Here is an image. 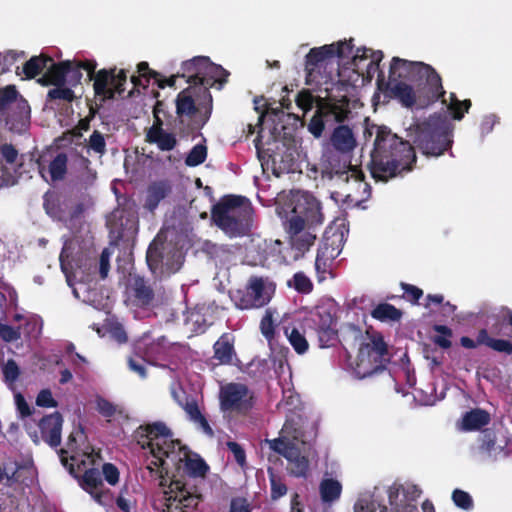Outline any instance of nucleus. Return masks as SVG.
Masks as SVG:
<instances>
[{
    "mask_svg": "<svg viewBox=\"0 0 512 512\" xmlns=\"http://www.w3.org/2000/svg\"><path fill=\"white\" fill-rule=\"evenodd\" d=\"M269 446L271 450L285 458V455H287L288 451H290V449L293 450L296 447V444L283 438H276L269 441Z\"/></svg>",
    "mask_w": 512,
    "mask_h": 512,
    "instance_id": "obj_63",
    "label": "nucleus"
},
{
    "mask_svg": "<svg viewBox=\"0 0 512 512\" xmlns=\"http://www.w3.org/2000/svg\"><path fill=\"white\" fill-rule=\"evenodd\" d=\"M62 425L63 417L57 411L44 416L39 421L42 439L52 448H57L61 444Z\"/></svg>",
    "mask_w": 512,
    "mask_h": 512,
    "instance_id": "obj_23",
    "label": "nucleus"
},
{
    "mask_svg": "<svg viewBox=\"0 0 512 512\" xmlns=\"http://www.w3.org/2000/svg\"><path fill=\"white\" fill-rule=\"evenodd\" d=\"M163 488L165 512H192L202 501V495L187 482L171 479Z\"/></svg>",
    "mask_w": 512,
    "mask_h": 512,
    "instance_id": "obj_10",
    "label": "nucleus"
},
{
    "mask_svg": "<svg viewBox=\"0 0 512 512\" xmlns=\"http://www.w3.org/2000/svg\"><path fill=\"white\" fill-rule=\"evenodd\" d=\"M313 322L316 332L321 329L336 326V319L327 309L318 310L313 317Z\"/></svg>",
    "mask_w": 512,
    "mask_h": 512,
    "instance_id": "obj_51",
    "label": "nucleus"
},
{
    "mask_svg": "<svg viewBox=\"0 0 512 512\" xmlns=\"http://www.w3.org/2000/svg\"><path fill=\"white\" fill-rule=\"evenodd\" d=\"M128 300L138 308L150 307L155 299V292L148 279L138 274H130L126 286Z\"/></svg>",
    "mask_w": 512,
    "mask_h": 512,
    "instance_id": "obj_16",
    "label": "nucleus"
},
{
    "mask_svg": "<svg viewBox=\"0 0 512 512\" xmlns=\"http://www.w3.org/2000/svg\"><path fill=\"white\" fill-rule=\"evenodd\" d=\"M49 62H52V57L48 55L40 54L39 56H33L23 65L22 73L26 79H34L42 73Z\"/></svg>",
    "mask_w": 512,
    "mask_h": 512,
    "instance_id": "obj_36",
    "label": "nucleus"
},
{
    "mask_svg": "<svg viewBox=\"0 0 512 512\" xmlns=\"http://www.w3.org/2000/svg\"><path fill=\"white\" fill-rule=\"evenodd\" d=\"M31 108L16 86L0 88V122L13 133L22 134L30 126Z\"/></svg>",
    "mask_w": 512,
    "mask_h": 512,
    "instance_id": "obj_6",
    "label": "nucleus"
},
{
    "mask_svg": "<svg viewBox=\"0 0 512 512\" xmlns=\"http://www.w3.org/2000/svg\"><path fill=\"white\" fill-rule=\"evenodd\" d=\"M452 500L458 508L466 511L472 510L474 507V502L471 495L461 489H455L452 492Z\"/></svg>",
    "mask_w": 512,
    "mask_h": 512,
    "instance_id": "obj_55",
    "label": "nucleus"
},
{
    "mask_svg": "<svg viewBox=\"0 0 512 512\" xmlns=\"http://www.w3.org/2000/svg\"><path fill=\"white\" fill-rule=\"evenodd\" d=\"M207 158V148L205 145H195L185 158V164L189 167H196L205 162Z\"/></svg>",
    "mask_w": 512,
    "mask_h": 512,
    "instance_id": "obj_49",
    "label": "nucleus"
},
{
    "mask_svg": "<svg viewBox=\"0 0 512 512\" xmlns=\"http://www.w3.org/2000/svg\"><path fill=\"white\" fill-rule=\"evenodd\" d=\"M86 439L84 428L79 425L78 427L74 428L73 431L70 433L67 439V449H60L59 450V457L61 460L62 465L69 471V473L74 477L78 478V474L75 469V463H77L78 470L81 469V466H85L86 460L78 459V442L84 441Z\"/></svg>",
    "mask_w": 512,
    "mask_h": 512,
    "instance_id": "obj_17",
    "label": "nucleus"
},
{
    "mask_svg": "<svg viewBox=\"0 0 512 512\" xmlns=\"http://www.w3.org/2000/svg\"><path fill=\"white\" fill-rule=\"evenodd\" d=\"M318 114L323 115V121L328 128L336 123H343L350 113L349 99L344 96L340 100L329 101L318 107Z\"/></svg>",
    "mask_w": 512,
    "mask_h": 512,
    "instance_id": "obj_22",
    "label": "nucleus"
},
{
    "mask_svg": "<svg viewBox=\"0 0 512 512\" xmlns=\"http://www.w3.org/2000/svg\"><path fill=\"white\" fill-rule=\"evenodd\" d=\"M207 64H209V58L205 56H197L191 60L184 61L181 66L182 73L180 76L186 78L189 86L194 85V82L200 78V75L206 73Z\"/></svg>",
    "mask_w": 512,
    "mask_h": 512,
    "instance_id": "obj_30",
    "label": "nucleus"
},
{
    "mask_svg": "<svg viewBox=\"0 0 512 512\" xmlns=\"http://www.w3.org/2000/svg\"><path fill=\"white\" fill-rule=\"evenodd\" d=\"M170 450L166 457L168 460L166 473H158L159 486L166 487L172 468L180 470L183 464L184 473L190 478L204 479L209 471L207 463L196 453L190 452L179 440L170 442Z\"/></svg>",
    "mask_w": 512,
    "mask_h": 512,
    "instance_id": "obj_7",
    "label": "nucleus"
},
{
    "mask_svg": "<svg viewBox=\"0 0 512 512\" xmlns=\"http://www.w3.org/2000/svg\"><path fill=\"white\" fill-rule=\"evenodd\" d=\"M135 439L143 449H149L154 458L147 466L151 476L157 477L158 473H166V457L171 449L169 444L174 442L171 430L163 422H154L138 427Z\"/></svg>",
    "mask_w": 512,
    "mask_h": 512,
    "instance_id": "obj_4",
    "label": "nucleus"
},
{
    "mask_svg": "<svg viewBox=\"0 0 512 512\" xmlns=\"http://www.w3.org/2000/svg\"><path fill=\"white\" fill-rule=\"evenodd\" d=\"M370 315L381 322H399L403 312L392 304L380 303L373 308Z\"/></svg>",
    "mask_w": 512,
    "mask_h": 512,
    "instance_id": "obj_35",
    "label": "nucleus"
},
{
    "mask_svg": "<svg viewBox=\"0 0 512 512\" xmlns=\"http://www.w3.org/2000/svg\"><path fill=\"white\" fill-rule=\"evenodd\" d=\"M321 500L324 503H332L338 500L341 496L342 485L333 478L323 479L319 486Z\"/></svg>",
    "mask_w": 512,
    "mask_h": 512,
    "instance_id": "obj_39",
    "label": "nucleus"
},
{
    "mask_svg": "<svg viewBox=\"0 0 512 512\" xmlns=\"http://www.w3.org/2000/svg\"><path fill=\"white\" fill-rule=\"evenodd\" d=\"M68 157L65 153H58L49 164L48 172L52 181H61L67 173Z\"/></svg>",
    "mask_w": 512,
    "mask_h": 512,
    "instance_id": "obj_43",
    "label": "nucleus"
},
{
    "mask_svg": "<svg viewBox=\"0 0 512 512\" xmlns=\"http://www.w3.org/2000/svg\"><path fill=\"white\" fill-rule=\"evenodd\" d=\"M400 286L404 291L403 297L413 304L418 303L419 299L423 296V290L417 286L405 282H401Z\"/></svg>",
    "mask_w": 512,
    "mask_h": 512,
    "instance_id": "obj_64",
    "label": "nucleus"
},
{
    "mask_svg": "<svg viewBox=\"0 0 512 512\" xmlns=\"http://www.w3.org/2000/svg\"><path fill=\"white\" fill-rule=\"evenodd\" d=\"M322 176L328 179L337 177L345 183L354 180L356 183L364 182L365 175L363 171L353 166L348 159L347 154H340L333 151H327L321 159Z\"/></svg>",
    "mask_w": 512,
    "mask_h": 512,
    "instance_id": "obj_12",
    "label": "nucleus"
},
{
    "mask_svg": "<svg viewBox=\"0 0 512 512\" xmlns=\"http://www.w3.org/2000/svg\"><path fill=\"white\" fill-rule=\"evenodd\" d=\"M213 352L219 365H231L236 356L233 337L229 333L222 334L214 343Z\"/></svg>",
    "mask_w": 512,
    "mask_h": 512,
    "instance_id": "obj_29",
    "label": "nucleus"
},
{
    "mask_svg": "<svg viewBox=\"0 0 512 512\" xmlns=\"http://www.w3.org/2000/svg\"><path fill=\"white\" fill-rule=\"evenodd\" d=\"M491 421L489 412L481 408H474L463 414L459 429L465 432L478 431Z\"/></svg>",
    "mask_w": 512,
    "mask_h": 512,
    "instance_id": "obj_28",
    "label": "nucleus"
},
{
    "mask_svg": "<svg viewBox=\"0 0 512 512\" xmlns=\"http://www.w3.org/2000/svg\"><path fill=\"white\" fill-rule=\"evenodd\" d=\"M311 229L302 227V221L299 219L287 220L286 232L289 235L290 246L296 252L295 258L304 256L315 243L316 235L310 231Z\"/></svg>",
    "mask_w": 512,
    "mask_h": 512,
    "instance_id": "obj_18",
    "label": "nucleus"
},
{
    "mask_svg": "<svg viewBox=\"0 0 512 512\" xmlns=\"http://www.w3.org/2000/svg\"><path fill=\"white\" fill-rule=\"evenodd\" d=\"M329 143L336 153L350 154L357 145L353 130L348 125L340 124L336 126L330 137Z\"/></svg>",
    "mask_w": 512,
    "mask_h": 512,
    "instance_id": "obj_25",
    "label": "nucleus"
},
{
    "mask_svg": "<svg viewBox=\"0 0 512 512\" xmlns=\"http://www.w3.org/2000/svg\"><path fill=\"white\" fill-rule=\"evenodd\" d=\"M339 342L344 346L355 347L364 340L362 330L354 324H346L342 327Z\"/></svg>",
    "mask_w": 512,
    "mask_h": 512,
    "instance_id": "obj_40",
    "label": "nucleus"
},
{
    "mask_svg": "<svg viewBox=\"0 0 512 512\" xmlns=\"http://www.w3.org/2000/svg\"><path fill=\"white\" fill-rule=\"evenodd\" d=\"M172 193V184L169 180H158L151 182L146 191V198L144 207L154 212L159 206L160 202L167 198Z\"/></svg>",
    "mask_w": 512,
    "mask_h": 512,
    "instance_id": "obj_26",
    "label": "nucleus"
},
{
    "mask_svg": "<svg viewBox=\"0 0 512 512\" xmlns=\"http://www.w3.org/2000/svg\"><path fill=\"white\" fill-rule=\"evenodd\" d=\"M146 141L150 144H156L161 151H171L177 145L175 135L164 130L153 135H146Z\"/></svg>",
    "mask_w": 512,
    "mask_h": 512,
    "instance_id": "obj_42",
    "label": "nucleus"
},
{
    "mask_svg": "<svg viewBox=\"0 0 512 512\" xmlns=\"http://www.w3.org/2000/svg\"><path fill=\"white\" fill-rule=\"evenodd\" d=\"M74 98L75 94L73 90L69 87H65L64 85L55 86V88L50 89L47 94L48 101L63 100L66 102H72Z\"/></svg>",
    "mask_w": 512,
    "mask_h": 512,
    "instance_id": "obj_53",
    "label": "nucleus"
},
{
    "mask_svg": "<svg viewBox=\"0 0 512 512\" xmlns=\"http://www.w3.org/2000/svg\"><path fill=\"white\" fill-rule=\"evenodd\" d=\"M205 74L211 75L214 79H216L217 84H219V89L222 88V86L227 83L228 77L230 73L224 69L221 65L214 64L209 61V64H207V71Z\"/></svg>",
    "mask_w": 512,
    "mask_h": 512,
    "instance_id": "obj_58",
    "label": "nucleus"
},
{
    "mask_svg": "<svg viewBox=\"0 0 512 512\" xmlns=\"http://www.w3.org/2000/svg\"><path fill=\"white\" fill-rule=\"evenodd\" d=\"M285 334L288 338L289 343L298 354H304L309 348L308 341L303 333L297 328H286Z\"/></svg>",
    "mask_w": 512,
    "mask_h": 512,
    "instance_id": "obj_44",
    "label": "nucleus"
},
{
    "mask_svg": "<svg viewBox=\"0 0 512 512\" xmlns=\"http://www.w3.org/2000/svg\"><path fill=\"white\" fill-rule=\"evenodd\" d=\"M19 152L11 143L0 145V188L17 183L18 177L25 172L23 162L18 163Z\"/></svg>",
    "mask_w": 512,
    "mask_h": 512,
    "instance_id": "obj_14",
    "label": "nucleus"
},
{
    "mask_svg": "<svg viewBox=\"0 0 512 512\" xmlns=\"http://www.w3.org/2000/svg\"><path fill=\"white\" fill-rule=\"evenodd\" d=\"M340 254V250L338 246L334 245V242H330L329 238H325L318 250H317V256L325 258V260H335L338 255Z\"/></svg>",
    "mask_w": 512,
    "mask_h": 512,
    "instance_id": "obj_56",
    "label": "nucleus"
},
{
    "mask_svg": "<svg viewBox=\"0 0 512 512\" xmlns=\"http://www.w3.org/2000/svg\"><path fill=\"white\" fill-rule=\"evenodd\" d=\"M220 410L224 414L247 416L255 404V395L247 385L230 382L220 387Z\"/></svg>",
    "mask_w": 512,
    "mask_h": 512,
    "instance_id": "obj_9",
    "label": "nucleus"
},
{
    "mask_svg": "<svg viewBox=\"0 0 512 512\" xmlns=\"http://www.w3.org/2000/svg\"><path fill=\"white\" fill-rule=\"evenodd\" d=\"M471 105V100L465 99L461 101L454 93L450 94L448 110L451 112L454 120H461L464 117V114L469 111Z\"/></svg>",
    "mask_w": 512,
    "mask_h": 512,
    "instance_id": "obj_45",
    "label": "nucleus"
},
{
    "mask_svg": "<svg viewBox=\"0 0 512 512\" xmlns=\"http://www.w3.org/2000/svg\"><path fill=\"white\" fill-rule=\"evenodd\" d=\"M116 70V67L100 69L92 79L95 96L101 97L102 102L114 99L116 95L125 92L127 72L120 69L116 74Z\"/></svg>",
    "mask_w": 512,
    "mask_h": 512,
    "instance_id": "obj_13",
    "label": "nucleus"
},
{
    "mask_svg": "<svg viewBox=\"0 0 512 512\" xmlns=\"http://www.w3.org/2000/svg\"><path fill=\"white\" fill-rule=\"evenodd\" d=\"M415 145L427 156H440L451 148L452 125L446 116L434 114L416 125Z\"/></svg>",
    "mask_w": 512,
    "mask_h": 512,
    "instance_id": "obj_5",
    "label": "nucleus"
},
{
    "mask_svg": "<svg viewBox=\"0 0 512 512\" xmlns=\"http://www.w3.org/2000/svg\"><path fill=\"white\" fill-rule=\"evenodd\" d=\"M385 88L390 92L391 96L398 99L402 106L412 108L416 103V95L412 86L404 81L385 83Z\"/></svg>",
    "mask_w": 512,
    "mask_h": 512,
    "instance_id": "obj_31",
    "label": "nucleus"
},
{
    "mask_svg": "<svg viewBox=\"0 0 512 512\" xmlns=\"http://www.w3.org/2000/svg\"><path fill=\"white\" fill-rule=\"evenodd\" d=\"M211 219L229 237H243L251 230L253 208L244 196H224L213 205Z\"/></svg>",
    "mask_w": 512,
    "mask_h": 512,
    "instance_id": "obj_2",
    "label": "nucleus"
},
{
    "mask_svg": "<svg viewBox=\"0 0 512 512\" xmlns=\"http://www.w3.org/2000/svg\"><path fill=\"white\" fill-rule=\"evenodd\" d=\"M289 287H293L297 292L302 294H308L313 290V284L311 280L306 276L304 272H296L293 278L287 282Z\"/></svg>",
    "mask_w": 512,
    "mask_h": 512,
    "instance_id": "obj_47",
    "label": "nucleus"
},
{
    "mask_svg": "<svg viewBox=\"0 0 512 512\" xmlns=\"http://www.w3.org/2000/svg\"><path fill=\"white\" fill-rule=\"evenodd\" d=\"M216 83V79L211 75L202 74L200 75V78L194 82V85L190 86L195 87V92L203 98V100H199L201 109H204V112L201 113V125H205L211 117L213 110V98L210 88H212Z\"/></svg>",
    "mask_w": 512,
    "mask_h": 512,
    "instance_id": "obj_24",
    "label": "nucleus"
},
{
    "mask_svg": "<svg viewBox=\"0 0 512 512\" xmlns=\"http://www.w3.org/2000/svg\"><path fill=\"white\" fill-rule=\"evenodd\" d=\"M423 62L409 61L400 57H393L389 69V81L397 82L407 80L418 82L420 66Z\"/></svg>",
    "mask_w": 512,
    "mask_h": 512,
    "instance_id": "obj_21",
    "label": "nucleus"
},
{
    "mask_svg": "<svg viewBox=\"0 0 512 512\" xmlns=\"http://www.w3.org/2000/svg\"><path fill=\"white\" fill-rule=\"evenodd\" d=\"M478 453L490 457L495 450L497 436L496 432L491 428H485L478 436Z\"/></svg>",
    "mask_w": 512,
    "mask_h": 512,
    "instance_id": "obj_41",
    "label": "nucleus"
},
{
    "mask_svg": "<svg viewBox=\"0 0 512 512\" xmlns=\"http://www.w3.org/2000/svg\"><path fill=\"white\" fill-rule=\"evenodd\" d=\"M288 461V471L294 477H306L309 470V460L303 455L300 448L296 447L285 455Z\"/></svg>",
    "mask_w": 512,
    "mask_h": 512,
    "instance_id": "obj_32",
    "label": "nucleus"
},
{
    "mask_svg": "<svg viewBox=\"0 0 512 512\" xmlns=\"http://www.w3.org/2000/svg\"><path fill=\"white\" fill-rule=\"evenodd\" d=\"M75 469L78 474L77 479H79L80 486L98 503L103 504L102 498L105 496V493L101 491L103 481L100 471L95 467L86 468V465L81 466L80 470H78L76 465Z\"/></svg>",
    "mask_w": 512,
    "mask_h": 512,
    "instance_id": "obj_20",
    "label": "nucleus"
},
{
    "mask_svg": "<svg viewBox=\"0 0 512 512\" xmlns=\"http://www.w3.org/2000/svg\"><path fill=\"white\" fill-rule=\"evenodd\" d=\"M418 82L424 83L427 86L432 98L438 100L444 97L445 90L442 85V79L431 65L423 62L422 66H420Z\"/></svg>",
    "mask_w": 512,
    "mask_h": 512,
    "instance_id": "obj_27",
    "label": "nucleus"
},
{
    "mask_svg": "<svg viewBox=\"0 0 512 512\" xmlns=\"http://www.w3.org/2000/svg\"><path fill=\"white\" fill-rule=\"evenodd\" d=\"M333 260H325V258L316 255L315 271L318 282L326 280L327 275H331Z\"/></svg>",
    "mask_w": 512,
    "mask_h": 512,
    "instance_id": "obj_60",
    "label": "nucleus"
},
{
    "mask_svg": "<svg viewBox=\"0 0 512 512\" xmlns=\"http://www.w3.org/2000/svg\"><path fill=\"white\" fill-rule=\"evenodd\" d=\"M317 335L321 348L333 347L339 342L336 326L318 330Z\"/></svg>",
    "mask_w": 512,
    "mask_h": 512,
    "instance_id": "obj_48",
    "label": "nucleus"
},
{
    "mask_svg": "<svg viewBox=\"0 0 512 512\" xmlns=\"http://www.w3.org/2000/svg\"><path fill=\"white\" fill-rule=\"evenodd\" d=\"M436 332L441 335H437L433 338V342L443 349H448L451 347L452 343L449 337L452 336V330L445 325H435L433 328Z\"/></svg>",
    "mask_w": 512,
    "mask_h": 512,
    "instance_id": "obj_57",
    "label": "nucleus"
},
{
    "mask_svg": "<svg viewBox=\"0 0 512 512\" xmlns=\"http://www.w3.org/2000/svg\"><path fill=\"white\" fill-rule=\"evenodd\" d=\"M478 343L486 345L496 352L512 355V342L505 339H495L490 337L485 328L478 331Z\"/></svg>",
    "mask_w": 512,
    "mask_h": 512,
    "instance_id": "obj_37",
    "label": "nucleus"
},
{
    "mask_svg": "<svg viewBox=\"0 0 512 512\" xmlns=\"http://www.w3.org/2000/svg\"><path fill=\"white\" fill-rule=\"evenodd\" d=\"M178 405L184 409L190 420L198 423L208 435H213L212 428L205 416L201 413L198 403L194 398H186L185 402L178 401Z\"/></svg>",
    "mask_w": 512,
    "mask_h": 512,
    "instance_id": "obj_34",
    "label": "nucleus"
},
{
    "mask_svg": "<svg viewBox=\"0 0 512 512\" xmlns=\"http://www.w3.org/2000/svg\"><path fill=\"white\" fill-rule=\"evenodd\" d=\"M87 148L100 156L104 155L106 153L104 135L100 131L94 130L87 141Z\"/></svg>",
    "mask_w": 512,
    "mask_h": 512,
    "instance_id": "obj_50",
    "label": "nucleus"
},
{
    "mask_svg": "<svg viewBox=\"0 0 512 512\" xmlns=\"http://www.w3.org/2000/svg\"><path fill=\"white\" fill-rule=\"evenodd\" d=\"M353 39L341 40L332 44L314 47L305 57L306 83L323 84L332 79L328 67L334 65L336 59H346L353 52Z\"/></svg>",
    "mask_w": 512,
    "mask_h": 512,
    "instance_id": "obj_3",
    "label": "nucleus"
},
{
    "mask_svg": "<svg viewBox=\"0 0 512 512\" xmlns=\"http://www.w3.org/2000/svg\"><path fill=\"white\" fill-rule=\"evenodd\" d=\"M327 125L323 121V115L316 111L308 123V131L315 137L320 138Z\"/></svg>",
    "mask_w": 512,
    "mask_h": 512,
    "instance_id": "obj_61",
    "label": "nucleus"
},
{
    "mask_svg": "<svg viewBox=\"0 0 512 512\" xmlns=\"http://www.w3.org/2000/svg\"><path fill=\"white\" fill-rule=\"evenodd\" d=\"M195 89V87L189 86L178 93L175 99L176 115L180 124H183L184 117L192 119L199 114L200 120L197 128H202L204 125H201V113L204 112V109H201L199 100H203V98L195 92Z\"/></svg>",
    "mask_w": 512,
    "mask_h": 512,
    "instance_id": "obj_19",
    "label": "nucleus"
},
{
    "mask_svg": "<svg viewBox=\"0 0 512 512\" xmlns=\"http://www.w3.org/2000/svg\"><path fill=\"white\" fill-rule=\"evenodd\" d=\"M359 365L370 364V369L364 372L365 375L377 373L385 369L389 362L388 345L380 332L366 331V337L360 343L358 350Z\"/></svg>",
    "mask_w": 512,
    "mask_h": 512,
    "instance_id": "obj_11",
    "label": "nucleus"
},
{
    "mask_svg": "<svg viewBox=\"0 0 512 512\" xmlns=\"http://www.w3.org/2000/svg\"><path fill=\"white\" fill-rule=\"evenodd\" d=\"M292 213L289 219H299L302 227L307 228L322 224L324 219L320 202L310 194H304L297 200Z\"/></svg>",
    "mask_w": 512,
    "mask_h": 512,
    "instance_id": "obj_15",
    "label": "nucleus"
},
{
    "mask_svg": "<svg viewBox=\"0 0 512 512\" xmlns=\"http://www.w3.org/2000/svg\"><path fill=\"white\" fill-rule=\"evenodd\" d=\"M384 57V54L381 50H372L367 49L366 47L357 48L356 53L352 57L351 65L353 66L354 71H359L362 69V62H366L368 60L372 61L375 65L376 63L380 64Z\"/></svg>",
    "mask_w": 512,
    "mask_h": 512,
    "instance_id": "obj_38",
    "label": "nucleus"
},
{
    "mask_svg": "<svg viewBox=\"0 0 512 512\" xmlns=\"http://www.w3.org/2000/svg\"><path fill=\"white\" fill-rule=\"evenodd\" d=\"M354 512H387V507L374 499H359L354 505Z\"/></svg>",
    "mask_w": 512,
    "mask_h": 512,
    "instance_id": "obj_52",
    "label": "nucleus"
},
{
    "mask_svg": "<svg viewBox=\"0 0 512 512\" xmlns=\"http://www.w3.org/2000/svg\"><path fill=\"white\" fill-rule=\"evenodd\" d=\"M276 285L269 277L251 276L243 291L238 290L234 301L241 310L261 308L267 305L274 293Z\"/></svg>",
    "mask_w": 512,
    "mask_h": 512,
    "instance_id": "obj_8",
    "label": "nucleus"
},
{
    "mask_svg": "<svg viewBox=\"0 0 512 512\" xmlns=\"http://www.w3.org/2000/svg\"><path fill=\"white\" fill-rule=\"evenodd\" d=\"M68 63L67 74L65 75V84L67 83L71 87L77 86L83 77L82 70L78 63L65 61Z\"/></svg>",
    "mask_w": 512,
    "mask_h": 512,
    "instance_id": "obj_59",
    "label": "nucleus"
},
{
    "mask_svg": "<svg viewBox=\"0 0 512 512\" xmlns=\"http://www.w3.org/2000/svg\"><path fill=\"white\" fill-rule=\"evenodd\" d=\"M0 338L7 343L19 340L21 338L20 327L0 323Z\"/></svg>",
    "mask_w": 512,
    "mask_h": 512,
    "instance_id": "obj_62",
    "label": "nucleus"
},
{
    "mask_svg": "<svg viewBox=\"0 0 512 512\" xmlns=\"http://www.w3.org/2000/svg\"><path fill=\"white\" fill-rule=\"evenodd\" d=\"M269 481H270V496L272 500H278L279 498L286 495L288 488L283 478L280 475L274 473V471L269 468Z\"/></svg>",
    "mask_w": 512,
    "mask_h": 512,
    "instance_id": "obj_46",
    "label": "nucleus"
},
{
    "mask_svg": "<svg viewBox=\"0 0 512 512\" xmlns=\"http://www.w3.org/2000/svg\"><path fill=\"white\" fill-rule=\"evenodd\" d=\"M96 408L97 411L105 418H111L116 414L121 415L123 413L122 409H118L115 404L103 397H98L96 399Z\"/></svg>",
    "mask_w": 512,
    "mask_h": 512,
    "instance_id": "obj_54",
    "label": "nucleus"
},
{
    "mask_svg": "<svg viewBox=\"0 0 512 512\" xmlns=\"http://www.w3.org/2000/svg\"><path fill=\"white\" fill-rule=\"evenodd\" d=\"M376 138L369 170L376 181L387 182L413 170L417 161L414 147L386 126H375Z\"/></svg>",
    "mask_w": 512,
    "mask_h": 512,
    "instance_id": "obj_1",
    "label": "nucleus"
},
{
    "mask_svg": "<svg viewBox=\"0 0 512 512\" xmlns=\"http://www.w3.org/2000/svg\"><path fill=\"white\" fill-rule=\"evenodd\" d=\"M68 63L65 61L55 63L49 62L47 69L43 76L39 79V82L44 85L61 86L65 85V75L67 74Z\"/></svg>",
    "mask_w": 512,
    "mask_h": 512,
    "instance_id": "obj_33",
    "label": "nucleus"
}]
</instances>
